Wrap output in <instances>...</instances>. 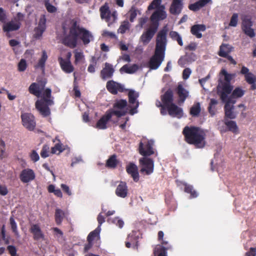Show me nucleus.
Wrapping results in <instances>:
<instances>
[{
  "label": "nucleus",
  "instance_id": "f257e3e1",
  "mask_svg": "<svg viewBox=\"0 0 256 256\" xmlns=\"http://www.w3.org/2000/svg\"><path fill=\"white\" fill-rule=\"evenodd\" d=\"M62 28V43L70 48L76 47L78 40H80L84 45L88 44L94 40L92 34L81 26L76 19L71 20L68 24H63Z\"/></svg>",
  "mask_w": 256,
  "mask_h": 256
},
{
  "label": "nucleus",
  "instance_id": "f03ea898",
  "mask_svg": "<svg viewBox=\"0 0 256 256\" xmlns=\"http://www.w3.org/2000/svg\"><path fill=\"white\" fill-rule=\"evenodd\" d=\"M185 141L198 148H203L206 145V133L204 130L195 126H186L182 130Z\"/></svg>",
  "mask_w": 256,
  "mask_h": 256
},
{
  "label": "nucleus",
  "instance_id": "7ed1b4c3",
  "mask_svg": "<svg viewBox=\"0 0 256 256\" xmlns=\"http://www.w3.org/2000/svg\"><path fill=\"white\" fill-rule=\"evenodd\" d=\"M126 114V112L123 111H118L113 109L108 110L104 114L97 122L96 128L98 129L105 130L107 128V124L110 122L112 116L114 115L118 118H120Z\"/></svg>",
  "mask_w": 256,
  "mask_h": 256
},
{
  "label": "nucleus",
  "instance_id": "20e7f679",
  "mask_svg": "<svg viewBox=\"0 0 256 256\" xmlns=\"http://www.w3.org/2000/svg\"><path fill=\"white\" fill-rule=\"evenodd\" d=\"M54 104L53 100L47 99H41L37 100L35 103L36 108L43 117H47L50 116L51 112L50 106Z\"/></svg>",
  "mask_w": 256,
  "mask_h": 256
},
{
  "label": "nucleus",
  "instance_id": "39448f33",
  "mask_svg": "<svg viewBox=\"0 0 256 256\" xmlns=\"http://www.w3.org/2000/svg\"><path fill=\"white\" fill-rule=\"evenodd\" d=\"M165 6L164 5L158 10H156L150 16V20L151 24L158 28L159 26V22L161 20H163L167 17V14L165 10Z\"/></svg>",
  "mask_w": 256,
  "mask_h": 256
},
{
  "label": "nucleus",
  "instance_id": "423d86ee",
  "mask_svg": "<svg viewBox=\"0 0 256 256\" xmlns=\"http://www.w3.org/2000/svg\"><path fill=\"white\" fill-rule=\"evenodd\" d=\"M165 57V52L154 50V55L148 62V67L151 70H156L160 66Z\"/></svg>",
  "mask_w": 256,
  "mask_h": 256
},
{
  "label": "nucleus",
  "instance_id": "0eeeda50",
  "mask_svg": "<svg viewBox=\"0 0 256 256\" xmlns=\"http://www.w3.org/2000/svg\"><path fill=\"white\" fill-rule=\"evenodd\" d=\"M152 140H144L139 144V153L144 156H148L154 154Z\"/></svg>",
  "mask_w": 256,
  "mask_h": 256
},
{
  "label": "nucleus",
  "instance_id": "6e6552de",
  "mask_svg": "<svg viewBox=\"0 0 256 256\" xmlns=\"http://www.w3.org/2000/svg\"><path fill=\"white\" fill-rule=\"evenodd\" d=\"M233 86L230 84L223 83V80H218V94L220 95V99L224 102L228 98V94H230L232 90Z\"/></svg>",
  "mask_w": 256,
  "mask_h": 256
},
{
  "label": "nucleus",
  "instance_id": "1a4fd4ad",
  "mask_svg": "<svg viewBox=\"0 0 256 256\" xmlns=\"http://www.w3.org/2000/svg\"><path fill=\"white\" fill-rule=\"evenodd\" d=\"M139 96L138 92L132 90H130L128 93V102L130 104L129 107L130 108L129 114L134 115L138 112V108L139 106V102L136 100Z\"/></svg>",
  "mask_w": 256,
  "mask_h": 256
},
{
  "label": "nucleus",
  "instance_id": "9d476101",
  "mask_svg": "<svg viewBox=\"0 0 256 256\" xmlns=\"http://www.w3.org/2000/svg\"><path fill=\"white\" fill-rule=\"evenodd\" d=\"M139 163L142 166L140 170L141 173H145L146 175H150L153 172L154 162L152 159L144 156L139 160Z\"/></svg>",
  "mask_w": 256,
  "mask_h": 256
},
{
  "label": "nucleus",
  "instance_id": "9b49d317",
  "mask_svg": "<svg viewBox=\"0 0 256 256\" xmlns=\"http://www.w3.org/2000/svg\"><path fill=\"white\" fill-rule=\"evenodd\" d=\"M166 32L167 30L164 29L159 31L156 36L155 50L166 52L167 44Z\"/></svg>",
  "mask_w": 256,
  "mask_h": 256
},
{
  "label": "nucleus",
  "instance_id": "f8f14e48",
  "mask_svg": "<svg viewBox=\"0 0 256 256\" xmlns=\"http://www.w3.org/2000/svg\"><path fill=\"white\" fill-rule=\"evenodd\" d=\"M252 26L253 22L251 18L247 16L242 18V30L244 33L250 38H253L256 36L254 29L252 28Z\"/></svg>",
  "mask_w": 256,
  "mask_h": 256
},
{
  "label": "nucleus",
  "instance_id": "ddd939ff",
  "mask_svg": "<svg viewBox=\"0 0 256 256\" xmlns=\"http://www.w3.org/2000/svg\"><path fill=\"white\" fill-rule=\"evenodd\" d=\"M22 125L28 130H33L36 126L34 116L31 114L24 113L21 115Z\"/></svg>",
  "mask_w": 256,
  "mask_h": 256
},
{
  "label": "nucleus",
  "instance_id": "4468645a",
  "mask_svg": "<svg viewBox=\"0 0 256 256\" xmlns=\"http://www.w3.org/2000/svg\"><path fill=\"white\" fill-rule=\"evenodd\" d=\"M158 30V28L150 24L141 35L140 37V41L144 44H148L153 38Z\"/></svg>",
  "mask_w": 256,
  "mask_h": 256
},
{
  "label": "nucleus",
  "instance_id": "2eb2a0df",
  "mask_svg": "<svg viewBox=\"0 0 256 256\" xmlns=\"http://www.w3.org/2000/svg\"><path fill=\"white\" fill-rule=\"evenodd\" d=\"M107 90L112 94H116L118 92H122L125 91L124 86L113 80H108L106 82Z\"/></svg>",
  "mask_w": 256,
  "mask_h": 256
},
{
  "label": "nucleus",
  "instance_id": "dca6fc26",
  "mask_svg": "<svg viewBox=\"0 0 256 256\" xmlns=\"http://www.w3.org/2000/svg\"><path fill=\"white\" fill-rule=\"evenodd\" d=\"M19 178L23 183H28L34 180L36 175L32 169L27 168L22 170Z\"/></svg>",
  "mask_w": 256,
  "mask_h": 256
},
{
  "label": "nucleus",
  "instance_id": "f3484780",
  "mask_svg": "<svg viewBox=\"0 0 256 256\" xmlns=\"http://www.w3.org/2000/svg\"><path fill=\"white\" fill-rule=\"evenodd\" d=\"M100 18L104 20L107 22H109L110 20V18L112 16L114 20L116 18L115 12L112 14L110 10V8L107 3H106L100 8Z\"/></svg>",
  "mask_w": 256,
  "mask_h": 256
},
{
  "label": "nucleus",
  "instance_id": "a211bd4d",
  "mask_svg": "<svg viewBox=\"0 0 256 256\" xmlns=\"http://www.w3.org/2000/svg\"><path fill=\"white\" fill-rule=\"evenodd\" d=\"M114 69L112 65L108 62H106L104 68L100 71V78L104 80L111 78L114 75Z\"/></svg>",
  "mask_w": 256,
  "mask_h": 256
},
{
  "label": "nucleus",
  "instance_id": "6ab92c4d",
  "mask_svg": "<svg viewBox=\"0 0 256 256\" xmlns=\"http://www.w3.org/2000/svg\"><path fill=\"white\" fill-rule=\"evenodd\" d=\"M183 8V0H172L169 11L172 14L178 16L181 13Z\"/></svg>",
  "mask_w": 256,
  "mask_h": 256
},
{
  "label": "nucleus",
  "instance_id": "aec40b11",
  "mask_svg": "<svg viewBox=\"0 0 256 256\" xmlns=\"http://www.w3.org/2000/svg\"><path fill=\"white\" fill-rule=\"evenodd\" d=\"M46 29V18L45 16H42L40 19L38 24L37 27L35 28L34 36L36 38H40Z\"/></svg>",
  "mask_w": 256,
  "mask_h": 256
},
{
  "label": "nucleus",
  "instance_id": "412c9836",
  "mask_svg": "<svg viewBox=\"0 0 256 256\" xmlns=\"http://www.w3.org/2000/svg\"><path fill=\"white\" fill-rule=\"evenodd\" d=\"M127 173L130 175L133 180L137 182L139 180V174L138 166L132 162H130L126 166Z\"/></svg>",
  "mask_w": 256,
  "mask_h": 256
},
{
  "label": "nucleus",
  "instance_id": "4be33fe9",
  "mask_svg": "<svg viewBox=\"0 0 256 256\" xmlns=\"http://www.w3.org/2000/svg\"><path fill=\"white\" fill-rule=\"evenodd\" d=\"M30 231L33 234V238L34 240H44V235L38 224H33Z\"/></svg>",
  "mask_w": 256,
  "mask_h": 256
},
{
  "label": "nucleus",
  "instance_id": "5701e85b",
  "mask_svg": "<svg viewBox=\"0 0 256 256\" xmlns=\"http://www.w3.org/2000/svg\"><path fill=\"white\" fill-rule=\"evenodd\" d=\"M58 62L62 70L66 74H70L74 72V67L71 62H66L62 57L58 58Z\"/></svg>",
  "mask_w": 256,
  "mask_h": 256
},
{
  "label": "nucleus",
  "instance_id": "b1692460",
  "mask_svg": "<svg viewBox=\"0 0 256 256\" xmlns=\"http://www.w3.org/2000/svg\"><path fill=\"white\" fill-rule=\"evenodd\" d=\"M168 114L172 116H176L178 118H180L183 116L182 109L174 104H171L166 107Z\"/></svg>",
  "mask_w": 256,
  "mask_h": 256
},
{
  "label": "nucleus",
  "instance_id": "393cba45",
  "mask_svg": "<svg viewBox=\"0 0 256 256\" xmlns=\"http://www.w3.org/2000/svg\"><path fill=\"white\" fill-rule=\"evenodd\" d=\"M115 193L118 197L122 198H126L128 194L126 184L125 182H120L116 190Z\"/></svg>",
  "mask_w": 256,
  "mask_h": 256
},
{
  "label": "nucleus",
  "instance_id": "a878e982",
  "mask_svg": "<svg viewBox=\"0 0 256 256\" xmlns=\"http://www.w3.org/2000/svg\"><path fill=\"white\" fill-rule=\"evenodd\" d=\"M161 100L162 104L166 106H168L174 104V94L172 90L168 89L161 96Z\"/></svg>",
  "mask_w": 256,
  "mask_h": 256
},
{
  "label": "nucleus",
  "instance_id": "bb28decb",
  "mask_svg": "<svg viewBox=\"0 0 256 256\" xmlns=\"http://www.w3.org/2000/svg\"><path fill=\"white\" fill-rule=\"evenodd\" d=\"M206 30V26L204 24H198L192 26L190 28V32L196 38H202V35L201 32H204Z\"/></svg>",
  "mask_w": 256,
  "mask_h": 256
},
{
  "label": "nucleus",
  "instance_id": "cd10ccee",
  "mask_svg": "<svg viewBox=\"0 0 256 256\" xmlns=\"http://www.w3.org/2000/svg\"><path fill=\"white\" fill-rule=\"evenodd\" d=\"M228 44H222L220 48V50L218 52L219 56L223 58H226L232 64L236 65V61L232 58L231 56L228 54L230 51H224V48H228Z\"/></svg>",
  "mask_w": 256,
  "mask_h": 256
},
{
  "label": "nucleus",
  "instance_id": "c85d7f7f",
  "mask_svg": "<svg viewBox=\"0 0 256 256\" xmlns=\"http://www.w3.org/2000/svg\"><path fill=\"white\" fill-rule=\"evenodd\" d=\"M21 26L20 22H10L5 23L3 26V30L4 32H9L18 30Z\"/></svg>",
  "mask_w": 256,
  "mask_h": 256
},
{
  "label": "nucleus",
  "instance_id": "c756f323",
  "mask_svg": "<svg viewBox=\"0 0 256 256\" xmlns=\"http://www.w3.org/2000/svg\"><path fill=\"white\" fill-rule=\"evenodd\" d=\"M225 118L234 119L236 114L234 112V106H230L228 103H226L224 107Z\"/></svg>",
  "mask_w": 256,
  "mask_h": 256
},
{
  "label": "nucleus",
  "instance_id": "7c9ffc66",
  "mask_svg": "<svg viewBox=\"0 0 256 256\" xmlns=\"http://www.w3.org/2000/svg\"><path fill=\"white\" fill-rule=\"evenodd\" d=\"M210 1L211 0H199L194 4H190L188 6V8L194 12L198 11Z\"/></svg>",
  "mask_w": 256,
  "mask_h": 256
},
{
  "label": "nucleus",
  "instance_id": "2f4dec72",
  "mask_svg": "<svg viewBox=\"0 0 256 256\" xmlns=\"http://www.w3.org/2000/svg\"><path fill=\"white\" fill-rule=\"evenodd\" d=\"M128 102L126 100H116L114 104V110L118 111H123L127 113V110L124 108L127 106Z\"/></svg>",
  "mask_w": 256,
  "mask_h": 256
},
{
  "label": "nucleus",
  "instance_id": "473e14b6",
  "mask_svg": "<svg viewBox=\"0 0 256 256\" xmlns=\"http://www.w3.org/2000/svg\"><path fill=\"white\" fill-rule=\"evenodd\" d=\"M170 250V246L164 247L161 245H157L154 250V256H167L168 250Z\"/></svg>",
  "mask_w": 256,
  "mask_h": 256
},
{
  "label": "nucleus",
  "instance_id": "72a5a7b5",
  "mask_svg": "<svg viewBox=\"0 0 256 256\" xmlns=\"http://www.w3.org/2000/svg\"><path fill=\"white\" fill-rule=\"evenodd\" d=\"M176 92L180 98V102L182 103L184 102L188 96V92L181 84L178 86Z\"/></svg>",
  "mask_w": 256,
  "mask_h": 256
},
{
  "label": "nucleus",
  "instance_id": "f704fd0d",
  "mask_svg": "<svg viewBox=\"0 0 256 256\" xmlns=\"http://www.w3.org/2000/svg\"><path fill=\"white\" fill-rule=\"evenodd\" d=\"M224 124L226 126L228 130L232 132L234 134H237L238 132V128L236 122L229 120L224 118Z\"/></svg>",
  "mask_w": 256,
  "mask_h": 256
},
{
  "label": "nucleus",
  "instance_id": "c9c22d12",
  "mask_svg": "<svg viewBox=\"0 0 256 256\" xmlns=\"http://www.w3.org/2000/svg\"><path fill=\"white\" fill-rule=\"evenodd\" d=\"M36 82H32L30 86L28 88V92H29L36 96L38 98H39L41 96L42 92L43 91L41 90L38 86H37Z\"/></svg>",
  "mask_w": 256,
  "mask_h": 256
},
{
  "label": "nucleus",
  "instance_id": "e433bc0d",
  "mask_svg": "<svg viewBox=\"0 0 256 256\" xmlns=\"http://www.w3.org/2000/svg\"><path fill=\"white\" fill-rule=\"evenodd\" d=\"M118 162L119 161L116 158V156L113 154L110 156L106 160V166L108 168L114 169L117 166Z\"/></svg>",
  "mask_w": 256,
  "mask_h": 256
},
{
  "label": "nucleus",
  "instance_id": "4c0bfd02",
  "mask_svg": "<svg viewBox=\"0 0 256 256\" xmlns=\"http://www.w3.org/2000/svg\"><path fill=\"white\" fill-rule=\"evenodd\" d=\"M48 59V56L46 50L42 52V56L39 60L38 63L34 66L36 68H40L42 71L44 70L45 64Z\"/></svg>",
  "mask_w": 256,
  "mask_h": 256
},
{
  "label": "nucleus",
  "instance_id": "58836bf2",
  "mask_svg": "<svg viewBox=\"0 0 256 256\" xmlns=\"http://www.w3.org/2000/svg\"><path fill=\"white\" fill-rule=\"evenodd\" d=\"M138 69V66L136 64H134L132 66H129L128 64H125L122 66L120 69V71L124 72L127 74H134L136 72Z\"/></svg>",
  "mask_w": 256,
  "mask_h": 256
},
{
  "label": "nucleus",
  "instance_id": "ea45409f",
  "mask_svg": "<svg viewBox=\"0 0 256 256\" xmlns=\"http://www.w3.org/2000/svg\"><path fill=\"white\" fill-rule=\"evenodd\" d=\"M201 111L200 103H195L190 108V114L192 117H198Z\"/></svg>",
  "mask_w": 256,
  "mask_h": 256
},
{
  "label": "nucleus",
  "instance_id": "a19ab883",
  "mask_svg": "<svg viewBox=\"0 0 256 256\" xmlns=\"http://www.w3.org/2000/svg\"><path fill=\"white\" fill-rule=\"evenodd\" d=\"M218 100L214 98L210 99V102L208 107V111L211 116H214L216 114V106L218 104Z\"/></svg>",
  "mask_w": 256,
  "mask_h": 256
},
{
  "label": "nucleus",
  "instance_id": "79ce46f5",
  "mask_svg": "<svg viewBox=\"0 0 256 256\" xmlns=\"http://www.w3.org/2000/svg\"><path fill=\"white\" fill-rule=\"evenodd\" d=\"M184 190L186 192L190 194L191 198H195L197 197L198 194L196 190H194L193 186L191 185L184 183Z\"/></svg>",
  "mask_w": 256,
  "mask_h": 256
},
{
  "label": "nucleus",
  "instance_id": "37998d69",
  "mask_svg": "<svg viewBox=\"0 0 256 256\" xmlns=\"http://www.w3.org/2000/svg\"><path fill=\"white\" fill-rule=\"evenodd\" d=\"M220 74L224 76L223 83L230 84V81L234 76V74H228L225 69L220 70Z\"/></svg>",
  "mask_w": 256,
  "mask_h": 256
},
{
  "label": "nucleus",
  "instance_id": "c03bdc74",
  "mask_svg": "<svg viewBox=\"0 0 256 256\" xmlns=\"http://www.w3.org/2000/svg\"><path fill=\"white\" fill-rule=\"evenodd\" d=\"M170 36L172 40L176 41L180 46H183L182 38L177 32L171 31L170 32Z\"/></svg>",
  "mask_w": 256,
  "mask_h": 256
},
{
  "label": "nucleus",
  "instance_id": "a18cd8bd",
  "mask_svg": "<svg viewBox=\"0 0 256 256\" xmlns=\"http://www.w3.org/2000/svg\"><path fill=\"white\" fill-rule=\"evenodd\" d=\"M101 228L100 226H98L94 230L91 232L87 237V240H90L92 242L96 238H100V233Z\"/></svg>",
  "mask_w": 256,
  "mask_h": 256
},
{
  "label": "nucleus",
  "instance_id": "49530a36",
  "mask_svg": "<svg viewBox=\"0 0 256 256\" xmlns=\"http://www.w3.org/2000/svg\"><path fill=\"white\" fill-rule=\"evenodd\" d=\"M74 52V63L75 64H78L79 62H82L84 60V56L82 52L75 50Z\"/></svg>",
  "mask_w": 256,
  "mask_h": 256
},
{
  "label": "nucleus",
  "instance_id": "de8ad7c7",
  "mask_svg": "<svg viewBox=\"0 0 256 256\" xmlns=\"http://www.w3.org/2000/svg\"><path fill=\"white\" fill-rule=\"evenodd\" d=\"M127 240L132 244V246L134 248H138V236H136L135 234L132 232L128 234Z\"/></svg>",
  "mask_w": 256,
  "mask_h": 256
},
{
  "label": "nucleus",
  "instance_id": "09e8293b",
  "mask_svg": "<svg viewBox=\"0 0 256 256\" xmlns=\"http://www.w3.org/2000/svg\"><path fill=\"white\" fill-rule=\"evenodd\" d=\"M64 213L60 209H56L55 212V220L57 224H60L63 220Z\"/></svg>",
  "mask_w": 256,
  "mask_h": 256
},
{
  "label": "nucleus",
  "instance_id": "8fccbe9b",
  "mask_svg": "<svg viewBox=\"0 0 256 256\" xmlns=\"http://www.w3.org/2000/svg\"><path fill=\"white\" fill-rule=\"evenodd\" d=\"M162 0H153L150 4L148 6V10H158L161 6Z\"/></svg>",
  "mask_w": 256,
  "mask_h": 256
},
{
  "label": "nucleus",
  "instance_id": "3c124183",
  "mask_svg": "<svg viewBox=\"0 0 256 256\" xmlns=\"http://www.w3.org/2000/svg\"><path fill=\"white\" fill-rule=\"evenodd\" d=\"M245 93V91L242 90L241 88L238 87L236 88L232 92V97L234 98H238L242 97Z\"/></svg>",
  "mask_w": 256,
  "mask_h": 256
},
{
  "label": "nucleus",
  "instance_id": "603ef678",
  "mask_svg": "<svg viewBox=\"0 0 256 256\" xmlns=\"http://www.w3.org/2000/svg\"><path fill=\"white\" fill-rule=\"evenodd\" d=\"M50 147L47 144L42 146L40 154L42 158H46L49 156Z\"/></svg>",
  "mask_w": 256,
  "mask_h": 256
},
{
  "label": "nucleus",
  "instance_id": "864d4df0",
  "mask_svg": "<svg viewBox=\"0 0 256 256\" xmlns=\"http://www.w3.org/2000/svg\"><path fill=\"white\" fill-rule=\"evenodd\" d=\"M238 14L237 13H234L230 18L229 26H230L236 27L238 24Z\"/></svg>",
  "mask_w": 256,
  "mask_h": 256
},
{
  "label": "nucleus",
  "instance_id": "5fc2aeb1",
  "mask_svg": "<svg viewBox=\"0 0 256 256\" xmlns=\"http://www.w3.org/2000/svg\"><path fill=\"white\" fill-rule=\"evenodd\" d=\"M130 24L128 21H124V22L120 26L118 32L120 34H124L129 29Z\"/></svg>",
  "mask_w": 256,
  "mask_h": 256
},
{
  "label": "nucleus",
  "instance_id": "6e6d98bb",
  "mask_svg": "<svg viewBox=\"0 0 256 256\" xmlns=\"http://www.w3.org/2000/svg\"><path fill=\"white\" fill-rule=\"evenodd\" d=\"M10 222L12 230L16 235H18V230L17 224L13 216H11L10 218Z\"/></svg>",
  "mask_w": 256,
  "mask_h": 256
},
{
  "label": "nucleus",
  "instance_id": "4d7b16f0",
  "mask_svg": "<svg viewBox=\"0 0 256 256\" xmlns=\"http://www.w3.org/2000/svg\"><path fill=\"white\" fill-rule=\"evenodd\" d=\"M62 144L59 142L58 144H56L52 148H51V152L52 154H56L57 152H58V154L60 153L64 150L62 148Z\"/></svg>",
  "mask_w": 256,
  "mask_h": 256
},
{
  "label": "nucleus",
  "instance_id": "13d9d810",
  "mask_svg": "<svg viewBox=\"0 0 256 256\" xmlns=\"http://www.w3.org/2000/svg\"><path fill=\"white\" fill-rule=\"evenodd\" d=\"M245 80L248 84H252L256 82V77L254 75L250 72V74L245 76Z\"/></svg>",
  "mask_w": 256,
  "mask_h": 256
},
{
  "label": "nucleus",
  "instance_id": "bf43d9fd",
  "mask_svg": "<svg viewBox=\"0 0 256 256\" xmlns=\"http://www.w3.org/2000/svg\"><path fill=\"white\" fill-rule=\"evenodd\" d=\"M27 67L26 60L24 59H21L18 64V70L20 72L24 71Z\"/></svg>",
  "mask_w": 256,
  "mask_h": 256
},
{
  "label": "nucleus",
  "instance_id": "052dcab7",
  "mask_svg": "<svg viewBox=\"0 0 256 256\" xmlns=\"http://www.w3.org/2000/svg\"><path fill=\"white\" fill-rule=\"evenodd\" d=\"M129 12L130 14V22H133L137 16V10L134 7L132 6Z\"/></svg>",
  "mask_w": 256,
  "mask_h": 256
},
{
  "label": "nucleus",
  "instance_id": "680f3d73",
  "mask_svg": "<svg viewBox=\"0 0 256 256\" xmlns=\"http://www.w3.org/2000/svg\"><path fill=\"white\" fill-rule=\"evenodd\" d=\"M7 20V16L6 11L3 8H0V22L5 24Z\"/></svg>",
  "mask_w": 256,
  "mask_h": 256
},
{
  "label": "nucleus",
  "instance_id": "e2e57ef3",
  "mask_svg": "<svg viewBox=\"0 0 256 256\" xmlns=\"http://www.w3.org/2000/svg\"><path fill=\"white\" fill-rule=\"evenodd\" d=\"M52 90L50 88H46L43 92V98L42 99H47L48 100H52L51 98L52 97Z\"/></svg>",
  "mask_w": 256,
  "mask_h": 256
},
{
  "label": "nucleus",
  "instance_id": "0e129e2a",
  "mask_svg": "<svg viewBox=\"0 0 256 256\" xmlns=\"http://www.w3.org/2000/svg\"><path fill=\"white\" fill-rule=\"evenodd\" d=\"M50 1L44 0L45 6L47 10L50 12H54L56 11V8L49 2Z\"/></svg>",
  "mask_w": 256,
  "mask_h": 256
},
{
  "label": "nucleus",
  "instance_id": "69168bd1",
  "mask_svg": "<svg viewBox=\"0 0 256 256\" xmlns=\"http://www.w3.org/2000/svg\"><path fill=\"white\" fill-rule=\"evenodd\" d=\"M30 158L34 162L38 161L40 159V156L35 150H32L30 154Z\"/></svg>",
  "mask_w": 256,
  "mask_h": 256
},
{
  "label": "nucleus",
  "instance_id": "338daca9",
  "mask_svg": "<svg viewBox=\"0 0 256 256\" xmlns=\"http://www.w3.org/2000/svg\"><path fill=\"white\" fill-rule=\"evenodd\" d=\"M112 222L118 226L120 228H122L124 225V221L118 218H114L112 220Z\"/></svg>",
  "mask_w": 256,
  "mask_h": 256
},
{
  "label": "nucleus",
  "instance_id": "774afa93",
  "mask_svg": "<svg viewBox=\"0 0 256 256\" xmlns=\"http://www.w3.org/2000/svg\"><path fill=\"white\" fill-rule=\"evenodd\" d=\"M245 256H256V248H250L245 254Z\"/></svg>",
  "mask_w": 256,
  "mask_h": 256
}]
</instances>
